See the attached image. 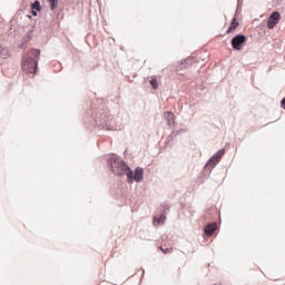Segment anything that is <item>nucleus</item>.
<instances>
[{
    "label": "nucleus",
    "instance_id": "9",
    "mask_svg": "<svg viewBox=\"0 0 285 285\" xmlns=\"http://www.w3.org/2000/svg\"><path fill=\"white\" fill-rule=\"evenodd\" d=\"M164 222H166L165 215H161L159 218H157V217L154 218L155 226H159V224H164Z\"/></svg>",
    "mask_w": 285,
    "mask_h": 285
},
{
    "label": "nucleus",
    "instance_id": "11",
    "mask_svg": "<svg viewBox=\"0 0 285 285\" xmlns=\"http://www.w3.org/2000/svg\"><path fill=\"white\" fill-rule=\"evenodd\" d=\"M150 86H153L154 90L159 88V83L157 82V78L150 80Z\"/></svg>",
    "mask_w": 285,
    "mask_h": 285
},
{
    "label": "nucleus",
    "instance_id": "3",
    "mask_svg": "<svg viewBox=\"0 0 285 285\" xmlns=\"http://www.w3.org/2000/svg\"><path fill=\"white\" fill-rule=\"evenodd\" d=\"M247 38L244 35H237L232 39V48L234 50H242L244 48V43H246Z\"/></svg>",
    "mask_w": 285,
    "mask_h": 285
},
{
    "label": "nucleus",
    "instance_id": "2",
    "mask_svg": "<svg viewBox=\"0 0 285 285\" xmlns=\"http://www.w3.org/2000/svg\"><path fill=\"white\" fill-rule=\"evenodd\" d=\"M111 169L114 170L115 175H119V176L127 175V179H128L129 184H132L134 173H132V169H130V167H128V165H126V163L114 161L111 164Z\"/></svg>",
    "mask_w": 285,
    "mask_h": 285
},
{
    "label": "nucleus",
    "instance_id": "1",
    "mask_svg": "<svg viewBox=\"0 0 285 285\" xmlns=\"http://www.w3.org/2000/svg\"><path fill=\"white\" fill-rule=\"evenodd\" d=\"M39 57L41 51L31 49L22 57L21 68L27 75H37V66H39Z\"/></svg>",
    "mask_w": 285,
    "mask_h": 285
},
{
    "label": "nucleus",
    "instance_id": "13",
    "mask_svg": "<svg viewBox=\"0 0 285 285\" xmlns=\"http://www.w3.org/2000/svg\"><path fill=\"white\" fill-rule=\"evenodd\" d=\"M32 10H41V4L39 3V1H36L31 4Z\"/></svg>",
    "mask_w": 285,
    "mask_h": 285
},
{
    "label": "nucleus",
    "instance_id": "6",
    "mask_svg": "<svg viewBox=\"0 0 285 285\" xmlns=\"http://www.w3.org/2000/svg\"><path fill=\"white\" fill-rule=\"evenodd\" d=\"M215 230H217V224H209L205 227V235H207V237H210V235H213Z\"/></svg>",
    "mask_w": 285,
    "mask_h": 285
},
{
    "label": "nucleus",
    "instance_id": "14",
    "mask_svg": "<svg viewBox=\"0 0 285 285\" xmlns=\"http://www.w3.org/2000/svg\"><path fill=\"white\" fill-rule=\"evenodd\" d=\"M160 250L165 254V255H168V253H173V248H166L164 249V247H159Z\"/></svg>",
    "mask_w": 285,
    "mask_h": 285
},
{
    "label": "nucleus",
    "instance_id": "5",
    "mask_svg": "<svg viewBox=\"0 0 285 285\" xmlns=\"http://www.w3.org/2000/svg\"><path fill=\"white\" fill-rule=\"evenodd\" d=\"M224 157V149L218 150L208 161L207 167L215 168L219 164V159Z\"/></svg>",
    "mask_w": 285,
    "mask_h": 285
},
{
    "label": "nucleus",
    "instance_id": "12",
    "mask_svg": "<svg viewBox=\"0 0 285 285\" xmlns=\"http://www.w3.org/2000/svg\"><path fill=\"white\" fill-rule=\"evenodd\" d=\"M48 1L50 2L51 10H55V8L59 6V0H48Z\"/></svg>",
    "mask_w": 285,
    "mask_h": 285
},
{
    "label": "nucleus",
    "instance_id": "10",
    "mask_svg": "<svg viewBox=\"0 0 285 285\" xmlns=\"http://www.w3.org/2000/svg\"><path fill=\"white\" fill-rule=\"evenodd\" d=\"M237 26H239V22H237V19L234 18L233 21L230 22V26L227 32H233V30H235Z\"/></svg>",
    "mask_w": 285,
    "mask_h": 285
},
{
    "label": "nucleus",
    "instance_id": "7",
    "mask_svg": "<svg viewBox=\"0 0 285 285\" xmlns=\"http://www.w3.org/2000/svg\"><path fill=\"white\" fill-rule=\"evenodd\" d=\"M132 179H135V181H141V179H144V169L138 167L135 170V175L132 176Z\"/></svg>",
    "mask_w": 285,
    "mask_h": 285
},
{
    "label": "nucleus",
    "instance_id": "4",
    "mask_svg": "<svg viewBox=\"0 0 285 285\" xmlns=\"http://www.w3.org/2000/svg\"><path fill=\"white\" fill-rule=\"evenodd\" d=\"M282 19V16L279 14V11H274L268 20H267V28L269 30H273V28H275V26H277L279 23V20Z\"/></svg>",
    "mask_w": 285,
    "mask_h": 285
},
{
    "label": "nucleus",
    "instance_id": "8",
    "mask_svg": "<svg viewBox=\"0 0 285 285\" xmlns=\"http://www.w3.org/2000/svg\"><path fill=\"white\" fill-rule=\"evenodd\" d=\"M165 117L167 119L168 126H175V114H173L170 111H166Z\"/></svg>",
    "mask_w": 285,
    "mask_h": 285
},
{
    "label": "nucleus",
    "instance_id": "15",
    "mask_svg": "<svg viewBox=\"0 0 285 285\" xmlns=\"http://www.w3.org/2000/svg\"><path fill=\"white\" fill-rule=\"evenodd\" d=\"M32 16H33V17H37V11H32Z\"/></svg>",
    "mask_w": 285,
    "mask_h": 285
}]
</instances>
